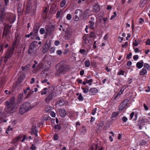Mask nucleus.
<instances>
[{
    "label": "nucleus",
    "instance_id": "nucleus-3",
    "mask_svg": "<svg viewBox=\"0 0 150 150\" xmlns=\"http://www.w3.org/2000/svg\"><path fill=\"white\" fill-rule=\"evenodd\" d=\"M34 106L28 102H26L24 103L21 106L19 113L21 115L23 114L24 113L29 111L33 108Z\"/></svg>",
    "mask_w": 150,
    "mask_h": 150
},
{
    "label": "nucleus",
    "instance_id": "nucleus-23",
    "mask_svg": "<svg viewBox=\"0 0 150 150\" xmlns=\"http://www.w3.org/2000/svg\"><path fill=\"white\" fill-rule=\"evenodd\" d=\"M90 10L88 9H86L84 11L83 14V17L85 18L87 17L89 15Z\"/></svg>",
    "mask_w": 150,
    "mask_h": 150
},
{
    "label": "nucleus",
    "instance_id": "nucleus-36",
    "mask_svg": "<svg viewBox=\"0 0 150 150\" xmlns=\"http://www.w3.org/2000/svg\"><path fill=\"white\" fill-rule=\"evenodd\" d=\"M66 3V0H62L60 3V6L61 7H64Z\"/></svg>",
    "mask_w": 150,
    "mask_h": 150
},
{
    "label": "nucleus",
    "instance_id": "nucleus-10",
    "mask_svg": "<svg viewBox=\"0 0 150 150\" xmlns=\"http://www.w3.org/2000/svg\"><path fill=\"white\" fill-rule=\"evenodd\" d=\"M55 26L54 25H47L45 27V29L48 33L50 35H51L53 33L54 29Z\"/></svg>",
    "mask_w": 150,
    "mask_h": 150
},
{
    "label": "nucleus",
    "instance_id": "nucleus-6",
    "mask_svg": "<svg viewBox=\"0 0 150 150\" xmlns=\"http://www.w3.org/2000/svg\"><path fill=\"white\" fill-rule=\"evenodd\" d=\"M5 104L6 107L5 108V111L8 113L13 112L14 110L15 106L10 105L8 101H6Z\"/></svg>",
    "mask_w": 150,
    "mask_h": 150
},
{
    "label": "nucleus",
    "instance_id": "nucleus-61",
    "mask_svg": "<svg viewBox=\"0 0 150 150\" xmlns=\"http://www.w3.org/2000/svg\"><path fill=\"white\" fill-rule=\"evenodd\" d=\"M55 48L53 47H51L49 50L50 53H54L55 51Z\"/></svg>",
    "mask_w": 150,
    "mask_h": 150
},
{
    "label": "nucleus",
    "instance_id": "nucleus-62",
    "mask_svg": "<svg viewBox=\"0 0 150 150\" xmlns=\"http://www.w3.org/2000/svg\"><path fill=\"white\" fill-rule=\"evenodd\" d=\"M93 80L92 79H89L88 82H87V83L89 84V85L91 86L92 85V83L93 82Z\"/></svg>",
    "mask_w": 150,
    "mask_h": 150
},
{
    "label": "nucleus",
    "instance_id": "nucleus-45",
    "mask_svg": "<svg viewBox=\"0 0 150 150\" xmlns=\"http://www.w3.org/2000/svg\"><path fill=\"white\" fill-rule=\"evenodd\" d=\"M34 64L32 66V67L33 69H34L35 68L37 67V66H38H38L39 64L37 65H36V64H38V62L35 60L34 61Z\"/></svg>",
    "mask_w": 150,
    "mask_h": 150
},
{
    "label": "nucleus",
    "instance_id": "nucleus-56",
    "mask_svg": "<svg viewBox=\"0 0 150 150\" xmlns=\"http://www.w3.org/2000/svg\"><path fill=\"white\" fill-rule=\"evenodd\" d=\"M132 53L131 52H129V54H127V56L126 58L130 59L132 57Z\"/></svg>",
    "mask_w": 150,
    "mask_h": 150
},
{
    "label": "nucleus",
    "instance_id": "nucleus-51",
    "mask_svg": "<svg viewBox=\"0 0 150 150\" xmlns=\"http://www.w3.org/2000/svg\"><path fill=\"white\" fill-rule=\"evenodd\" d=\"M58 136L57 134L56 133L54 134L53 137L54 140H58Z\"/></svg>",
    "mask_w": 150,
    "mask_h": 150
},
{
    "label": "nucleus",
    "instance_id": "nucleus-29",
    "mask_svg": "<svg viewBox=\"0 0 150 150\" xmlns=\"http://www.w3.org/2000/svg\"><path fill=\"white\" fill-rule=\"evenodd\" d=\"M147 71L145 68H143L140 71L139 74L141 75H144L146 74Z\"/></svg>",
    "mask_w": 150,
    "mask_h": 150
},
{
    "label": "nucleus",
    "instance_id": "nucleus-38",
    "mask_svg": "<svg viewBox=\"0 0 150 150\" xmlns=\"http://www.w3.org/2000/svg\"><path fill=\"white\" fill-rule=\"evenodd\" d=\"M54 129H57L58 130H60L61 129L60 124L55 125L54 127Z\"/></svg>",
    "mask_w": 150,
    "mask_h": 150
},
{
    "label": "nucleus",
    "instance_id": "nucleus-19",
    "mask_svg": "<svg viewBox=\"0 0 150 150\" xmlns=\"http://www.w3.org/2000/svg\"><path fill=\"white\" fill-rule=\"evenodd\" d=\"M65 103L64 100L63 98H62L57 100L56 101V105H58L59 106H61L64 105Z\"/></svg>",
    "mask_w": 150,
    "mask_h": 150
},
{
    "label": "nucleus",
    "instance_id": "nucleus-9",
    "mask_svg": "<svg viewBox=\"0 0 150 150\" xmlns=\"http://www.w3.org/2000/svg\"><path fill=\"white\" fill-rule=\"evenodd\" d=\"M38 127L36 125L33 124L31 129L30 134L31 135H34L36 137H37L38 136Z\"/></svg>",
    "mask_w": 150,
    "mask_h": 150
},
{
    "label": "nucleus",
    "instance_id": "nucleus-33",
    "mask_svg": "<svg viewBox=\"0 0 150 150\" xmlns=\"http://www.w3.org/2000/svg\"><path fill=\"white\" fill-rule=\"evenodd\" d=\"M139 44V41L138 40L135 39L133 42V46L135 47L137 46Z\"/></svg>",
    "mask_w": 150,
    "mask_h": 150
},
{
    "label": "nucleus",
    "instance_id": "nucleus-46",
    "mask_svg": "<svg viewBox=\"0 0 150 150\" xmlns=\"http://www.w3.org/2000/svg\"><path fill=\"white\" fill-rule=\"evenodd\" d=\"M113 14H114L113 15H112L111 16L110 18V20H113L117 16V13H116V11H114L113 12Z\"/></svg>",
    "mask_w": 150,
    "mask_h": 150
},
{
    "label": "nucleus",
    "instance_id": "nucleus-50",
    "mask_svg": "<svg viewBox=\"0 0 150 150\" xmlns=\"http://www.w3.org/2000/svg\"><path fill=\"white\" fill-rule=\"evenodd\" d=\"M13 130V128L11 127L10 126H9L8 128L6 129V132L7 134H8V132H9L10 130L12 131Z\"/></svg>",
    "mask_w": 150,
    "mask_h": 150
},
{
    "label": "nucleus",
    "instance_id": "nucleus-47",
    "mask_svg": "<svg viewBox=\"0 0 150 150\" xmlns=\"http://www.w3.org/2000/svg\"><path fill=\"white\" fill-rule=\"evenodd\" d=\"M125 71L122 70H121L120 71H119L117 73V74L119 75H123L124 74Z\"/></svg>",
    "mask_w": 150,
    "mask_h": 150
},
{
    "label": "nucleus",
    "instance_id": "nucleus-25",
    "mask_svg": "<svg viewBox=\"0 0 150 150\" xmlns=\"http://www.w3.org/2000/svg\"><path fill=\"white\" fill-rule=\"evenodd\" d=\"M60 116L62 117H64L66 114V112L64 109H61L59 111Z\"/></svg>",
    "mask_w": 150,
    "mask_h": 150
},
{
    "label": "nucleus",
    "instance_id": "nucleus-30",
    "mask_svg": "<svg viewBox=\"0 0 150 150\" xmlns=\"http://www.w3.org/2000/svg\"><path fill=\"white\" fill-rule=\"evenodd\" d=\"M75 13L80 17L82 14V11L81 10L78 9L76 11Z\"/></svg>",
    "mask_w": 150,
    "mask_h": 150
},
{
    "label": "nucleus",
    "instance_id": "nucleus-41",
    "mask_svg": "<svg viewBox=\"0 0 150 150\" xmlns=\"http://www.w3.org/2000/svg\"><path fill=\"white\" fill-rule=\"evenodd\" d=\"M86 131V129L84 126H82L81 129V133L83 134Z\"/></svg>",
    "mask_w": 150,
    "mask_h": 150
},
{
    "label": "nucleus",
    "instance_id": "nucleus-60",
    "mask_svg": "<svg viewBox=\"0 0 150 150\" xmlns=\"http://www.w3.org/2000/svg\"><path fill=\"white\" fill-rule=\"evenodd\" d=\"M4 50V47L3 45L2 44H0V52H2V53Z\"/></svg>",
    "mask_w": 150,
    "mask_h": 150
},
{
    "label": "nucleus",
    "instance_id": "nucleus-8",
    "mask_svg": "<svg viewBox=\"0 0 150 150\" xmlns=\"http://www.w3.org/2000/svg\"><path fill=\"white\" fill-rule=\"evenodd\" d=\"M128 103V100L127 99H125L122 102L120 105L119 107V110L121 111L123 110Z\"/></svg>",
    "mask_w": 150,
    "mask_h": 150
},
{
    "label": "nucleus",
    "instance_id": "nucleus-18",
    "mask_svg": "<svg viewBox=\"0 0 150 150\" xmlns=\"http://www.w3.org/2000/svg\"><path fill=\"white\" fill-rule=\"evenodd\" d=\"M6 101H8L10 105L15 106L16 103L15 97L13 96L9 100Z\"/></svg>",
    "mask_w": 150,
    "mask_h": 150
},
{
    "label": "nucleus",
    "instance_id": "nucleus-22",
    "mask_svg": "<svg viewBox=\"0 0 150 150\" xmlns=\"http://www.w3.org/2000/svg\"><path fill=\"white\" fill-rule=\"evenodd\" d=\"M31 67V65L30 64H27L25 66L21 67L22 71H27Z\"/></svg>",
    "mask_w": 150,
    "mask_h": 150
},
{
    "label": "nucleus",
    "instance_id": "nucleus-24",
    "mask_svg": "<svg viewBox=\"0 0 150 150\" xmlns=\"http://www.w3.org/2000/svg\"><path fill=\"white\" fill-rule=\"evenodd\" d=\"M38 45V42L34 41H33L30 44L29 47L35 49L37 47Z\"/></svg>",
    "mask_w": 150,
    "mask_h": 150
},
{
    "label": "nucleus",
    "instance_id": "nucleus-14",
    "mask_svg": "<svg viewBox=\"0 0 150 150\" xmlns=\"http://www.w3.org/2000/svg\"><path fill=\"white\" fill-rule=\"evenodd\" d=\"M89 94L90 96L95 95L98 92V90L96 88H90L89 91Z\"/></svg>",
    "mask_w": 150,
    "mask_h": 150
},
{
    "label": "nucleus",
    "instance_id": "nucleus-55",
    "mask_svg": "<svg viewBox=\"0 0 150 150\" xmlns=\"http://www.w3.org/2000/svg\"><path fill=\"white\" fill-rule=\"evenodd\" d=\"M128 42H126L125 44L122 45V48L127 47L128 46Z\"/></svg>",
    "mask_w": 150,
    "mask_h": 150
},
{
    "label": "nucleus",
    "instance_id": "nucleus-39",
    "mask_svg": "<svg viewBox=\"0 0 150 150\" xmlns=\"http://www.w3.org/2000/svg\"><path fill=\"white\" fill-rule=\"evenodd\" d=\"M143 66L144 67L146 68L148 70L150 69V65L147 63L144 64Z\"/></svg>",
    "mask_w": 150,
    "mask_h": 150
},
{
    "label": "nucleus",
    "instance_id": "nucleus-7",
    "mask_svg": "<svg viewBox=\"0 0 150 150\" xmlns=\"http://www.w3.org/2000/svg\"><path fill=\"white\" fill-rule=\"evenodd\" d=\"M90 39L88 34H84L82 37V44L84 46L88 45L90 42Z\"/></svg>",
    "mask_w": 150,
    "mask_h": 150
},
{
    "label": "nucleus",
    "instance_id": "nucleus-40",
    "mask_svg": "<svg viewBox=\"0 0 150 150\" xmlns=\"http://www.w3.org/2000/svg\"><path fill=\"white\" fill-rule=\"evenodd\" d=\"M3 10L1 9V6L0 5V16L1 18L3 19Z\"/></svg>",
    "mask_w": 150,
    "mask_h": 150
},
{
    "label": "nucleus",
    "instance_id": "nucleus-32",
    "mask_svg": "<svg viewBox=\"0 0 150 150\" xmlns=\"http://www.w3.org/2000/svg\"><path fill=\"white\" fill-rule=\"evenodd\" d=\"M104 123L103 121H101L97 125V128L98 129H100L104 125Z\"/></svg>",
    "mask_w": 150,
    "mask_h": 150
},
{
    "label": "nucleus",
    "instance_id": "nucleus-35",
    "mask_svg": "<svg viewBox=\"0 0 150 150\" xmlns=\"http://www.w3.org/2000/svg\"><path fill=\"white\" fill-rule=\"evenodd\" d=\"M139 145L142 146L145 145L147 143V142L144 140H142L139 141Z\"/></svg>",
    "mask_w": 150,
    "mask_h": 150
},
{
    "label": "nucleus",
    "instance_id": "nucleus-11",
    "mask_svg": "<svg viewBox=\"0 0 150 150\" xmlns=\"http://www.w3.org/2000/svg\"><path fill=\"white\" fill-rule=\"evenodd\" d=\"M35 11V9L32 10V7L31 4H28L27 6L26 10L25 11L26 14H28L30 13H34Z\"/></svg>",
    "mask_w": 150,
    "mask_h": 150
},
{
    "label": "nucleus",
    "instance_id": "nucleus-16",
    "mask_svg": "<svg viewBox=\"0 0 150 150\" xmlns=\"http://www.w3.org/2000/svg\"><path fill=\"white\" fill-rule=\"evenodd\" d=\"M50 88H44L40 91L41 94L42 95H45L47 93H48L49 91H50L52 89H50Z\"/></svg>",
    "mask_w": 150,
    "mask_h": 150
},
{
    "label": "nucleus",
    "instance_id": "nucleus-15",
    "mask_svg": "<svg viewBox=\"0 0 150 150\" xmlns=\"http://www.w3.org/2000/svg\"><path fill=\"white\" fill-rule=\"evenodd\" d=\"M93 11L94 13L99 12L100 10L99 5L98 4L96 3L94 4L93 6Z\"/></svg>",
    "mask_w": 150,
    "mask_h": 150
},
{
    "label": "nucleus",
    "instance_id": "nucleus-48",
    "mask_svg": "<svg viewBox=\"0 0 150 150\" xmlns=\"http://www.w3.org/2000/svg\"><path fill=\"white\" fill-rule=\"evenodd\" d=\"M30 148L31 150H35L36 149V147L35 146L34 144H32Z\"/></svg>",
    "mask_w": 150,
    "mask_h": 150
},
{
    "label": "nucleus",
    "instance_id": "nucleus-57",
    "mask_svg": "<svg viewBox=\"0 0 150 150\" xmlns=\"http://www.w3.org/2000/svg\"><path fill=\"white\" fill-rule=\"evenodd\" d=\"M50 116L53 117H54L56 116L55 113L53 111H51L50 112Z\"/></svg>",
    "mask_w": 150,
    "mask_h": 150
},
{
    "label": "nucleus",
    "instance_id": "nucleus-26",
    "mask_svg": "<svg viewBox=\"0 0 150 150\" xmlns=\"http://www.w3.org/2000/svg\"><path fill=\"white\" fill-rule=\"evenodd\" d=\"M76 95L77 96H79L77 97V98L79 101H83V98L81 93H76Z\"/></svg>",
    "mask_w": 150,
    "mask_h": 150
},
{
    "label": "nucleus",
    "instance_id": "nucleus-59",
    "mask_svg": "<svg viewBox=\"0 0 150 150\" xmlns=\"http://www.w3.org/2000/svg\"><path fill=\"white\" fill-rule=\"evenodd\" d=\"M122 120L124 122H126L128 120L127 118L125 116H124L122 118Z\"/></svg>",
    "mask_w": 150,
    "mask_h": 150
},
{
    "label": "nucleus",
    "instance_id": "nucleus-52",
    "mask_svg": "<svg viewBox=\"0 0 150 150\" xmlns=\"http://www.w3.org/2000/svg\"><path fill=\"white\" fill-rule=\"evenodd\" d=\"M45 32V30L43 28H41L40 30V34L42 35Z\"/></svg>",
    "mask_w": 150,
    "mask_h": 150
},
{
    "label": "nucleus",
    "instance_id": "nucleus-31",
    "mask_svg": "<svg viewBox=\"0 0 150 150\" xmlns=\"http://www.w3.org/2000/svg\"><path fill=\"white\" fill-rule=\"evenodd\" d=\"M89 36L90 38L95 39L97 38V36L96 35L95 33L93 31H91L90 33Z\"/></svg>",
    "mask_w": 150,
    "mask_h": 150
},
{
    "label": "nucleus",
    "instance_id": "nucleus-13",
    "mask_svg": "<svg viewBox=\"0 0 150 150\" xmlns=\"http://www.w3.org/2000/svg\"><path fill=\"white\" fill-rule=\"evenodd\" d=\"M88 23L89 24V26L91 28L94 29V26L95 25L94 18L93 17H91L90 20L89 21Z\"/></svg>",
    "mask_w": 150,
    "mask_h": 150
},
{
    "label": "nucleus",
    "instance_id": "nucleus-34",
    "mask_svg": "<svg viewBox=\"0 0 150 150\" xmlns=\"http://www.w3.org/2000/svg\"><path fill=\"white\" fill-rule=\"evenodd\" d=\"M98 145L92 144L91 146V150H97Z\"/></svg>",
    "mask_w": 150,
    "mask_h": 150
},
{
    "label": "nucleus",
    "instance_id": "nucleus-42",
    "mask_svg": "<svg viewBox=\"0 0 150 150\" xmlns=\"http://www.w3.org/2000/svg\"><path fill=\"white\" fill-rule=\"evenodd\" d=\"M52 109V106H47L46 108L45 111L47 112H49Z\"/></svg>",
    "mask_w": 150,
    "mask_h": 150
},
{
    "label": "nucleus",
    "instance_id": "nucleus-44",
    "mask_svg": "<svg viewBox=\"0 0 150 150\" xmlns=\"http://www.w3.org/2000/svg\"><path fill=\"white\" fill-rule=\"evenodd\" d=\"M30 33H32V35L30 36H31V39H33L37 35L38 33H35V32H31Z\"/></svg>",
    "mask_w": 150,
    "mask_h": 150
},
{
    "label": "nucleus",
    "instance_id": "nucleus-43",
    "mask_svg": "<svg viewBox=\"0 0 150 150\" xmlns=\"http://www.w3.org/2000/svg\"><path fill=\"white\" fill-rule=\"evenodd\" d=\"M33 91L31 90L27 94L26 98H29L33 93Z\"/></svg>",
    "mask_w": 150,
    "mask_h": 150
},
{
    "label": "nucleus",
    "instance_id": "nucleus-5",
    "mask_svg": "<svg viewBox=\"0 0 150 150\" xmlns=\"http://www.w3.org/2000/svg\"><path fill=\"white\" fill-rule=\"evenodd\" d=\"M56 96L55 93L53 91V90L52 89L49 91L48 93L47 94L46 97L45 98V101L47 103H49Z\"/></svg>",
    "mask_w": 150,
    "mask_h": 150
},
{
    "label": "nucleus",
    "instance_id": "nucleus-17",
    "mask_svg": "<svg viewBox=\"0 0 150 150\" xmlns=\"http://www.w3.org/2000/svg\"><path fill=\"white\" fill-rule=\"evenodd\" d=\"M50 47V43H47V42L45 43L43 47V53H45L47 52L49 50Z\"/></svg>",
    "mask_w": 150,
    "mask_h": 150
},
{
    "label": "nucleus",
    "instance_id": "nucleus-2",
    "mask_svg": "<svg viewBox=\"0 0 150 150\" xmlns=\"http://www.w3.org/2000/svg\"><path fill=\"white\" fill-rule=\"evenodd\" d=\"M16 45V40L13 41L12 47L8 48L6 51L4 59V62L6 63L8 59L10 58L12 56L14 51L15 46Z\"/></svg>",
    "mask_w": 150,
    "mask_h": 150
},
{
    "label": "nucleus",
    "instance_id": "nucleus-53",
    "mask_svg": "<svg viewBox=\"0 0 150 150\" xmlns=\"http://www.w3.org/2000/svg\"><path fill=\"white\" fill-rule=\"evenodd\" d=\"M71 15L69 13L67 14L66 16V18L68 20H70L71 19Z\"/></svg>",
    "mask_w": 150,
    "mask_h": 150
},
{
    "label": "nucleus",
    "instance_id": "nucleus-20",
    "mask_svg": "<svg viewBox=\"0 0 150 150\" xmlns=\"http://www.w3.org/2000/svg\"><path fill=\"white\" fill-rule=\"evenodd\" d=\"M29 54H30L31 56H33L34 55L36 54V51L34 50V49L29 47V50L28 51Z\"/></svg>",
    "mask_w": 150,
    "mask_h": 150
},
{
    "label": "nucleus",
    "instance_id": "nucleus-63",
    "mask_svg": "<svg viewBox=\"0 0 150 150\" xmlns=\"http://www.w3.org/2000/svg\"><path fill=\"white\" fill-rule=\"evenodd\" d=\"M97 110V108H95L93 109L92 111L91 114L92 115H94L96 113V112Z\"/></svg>",
    "mask_w": 150,
    "mask_h": 150
},
{
    "label": "nucleus",
    "instance_id": "nucleus-58",
    "mask_svg": "<svg viewBox=\"0 0 150 150\" xmlns=\"http://www.w3.org/2000/svg\"><path fill=\"white\" fill-rule=\"evenodd\" d=\"M118 115V113L116 112H114L113 113L112 115V117H116V116H117Z\"/></svg>",
    "mask_w": 150,
    "mask_h": 150
},
{
    "label": "nucleus",
    "instance_id": "nucleus-12",
    "mask_svg": "<svg viewBox=\"0 0 150 150\" xmlns=\"http://www.w3.org/2000/svg\"><path fill=\"white\" fill-rule=\"evenodd\" d=\"M40 27V24L39 23H36L35 24L34 27L33 28V31L35 33H38Z\"/></svg>",
    "mask_w": 150,
    "mask_h": 150
},
{
    "label": "nucleus",
    "instance_id": "nucleus-21",
    "mask_svg": "<svg viewBox=\"0 0 150 150\" xmlns=\"http://www.w3.org/2000/svg\"><path fill=\"white\" fill-rule=\"evenodd\" d=\"M143 64L144 61L142 60L137 63L136 66L138 69H140L143 67Z\"/></svg>",
    "mask_w": 150,
    "mask_h": 150
},
{
    "label": "nucleus",
    "instance_id": "nucleus-49",
    "mask_svg": "<svg viewBox=\"0 0 150 150\" xmlns=\"http://www.w3.org/2000/svg\"><path fill=\"white\" fill-rule=\"evenodd\" d=\"M61 13V12L59 11H57L56 15V18H58L60 16Z\"/></svg>",
    "mask_w": 150,
    "mask_h": 150
},
{
    "label": "nucleus",
    "instance_id": "nucleus-28",
    "mask_svg": "<svg viewBox=\"0 0 150 150\" xmlns=\"http://www.w3.org/2000/svg\"><path fill=\"white\" fill-rule=\"evenodd\" d=\"M89 87L88 86H86V87H81V89L83 90V92L85 94L87 93L89 91Z\"/></svg>",
    "mask_w": 150,
    "mask_h": 150
},
{
    "label": "nucleus",
    "instance_id": "nucleus-64",
    "mask_svg": "<svg viewBox=\"0 0 150 150\" xmlns=\"http://www.w3.org/2000/svg\"><path fill=\"white\" fill-rule=\"evenodd\" d=\"M139 58L138 55H135L133 57V59L135 60H137Z\"/></svg>",
    "mask_w": 150,
    "mask_h": 150
},
{
    "label": "nucleus",
    "instance_id": "nucleus-54",
    "mask_svg": "<svg viewBox=\"0 0 150 150\" xmlns=\"http://www.w3.org/2000/svg\"><path fill=\"white\" fill-rule=\"evenodd\" d=\"M28 139V136L26 135H24L23 137V139H22L21 141L22 142H23L26 139Z\"/></svg>",
    "mask_w": 150,
    "mask_h": 150
},
{
    "label": "nucleus",
    "instance_id": "nucleus-37",
    "mask_svg": "<svg viewBox=\"0 0 150 150\" xmlns=\"http://www.w3.org/2000/svg\"><path fill=\"white\" fill-rule=\"evenodd\" d=\"M84 64L86 67H89L90 65V61L89 60H86L84 62Z\"/></svg>",
    "mask_w": 150,
    "mask_h": 150
},
{
    "label": "nucleus",
    "instance_id": "nucleus-4",
    "mask_svg": "<svg viewBox=\"0 0 150 150\" xmlns=\"http://www.w3.org/2000/svg\"><path fill=\"white\" fill-rule=\"evenodd\" d=\"M11 25L9 24L7 25L4 27L3 33V37L5 36L6 38L9 37L11 33Z\"/></svg>",
    "mask_w": 150,
    "mask_h": 150
},
{
    "label": "nucleus",
    "instance_id": "nucleus-1",
    "mask_svg": "<svg viewBox=\"0 0 150 150\" xmlns=\"http://www.w3.org/2000/svg\"><path fill=\"white\" fill-rule=\"evenodd\" d=\"M59 65L57 72L55 74V75L57 76H59L61 74H64L66 72L68 71L70 68V66L67 64L64 60L60 61Z\"/></svg>",
    "mask_w": 150,
    "mask_h": 150
},
{
    "label": "nucleus",
    "instance_id": "nucleus-27",
    "mask_svg": "<svg viewBox=\"0 0 150 150\" xmlns=\"http://www.w3.org/2000/svg\"><path fill=\"white\" fill-rule=\"evenodd\" d=\"M21 137L18 136L16 138H14L12 141V143L13 144H16L19 141V140L21 139Z\"/></svg>",
    "mask_w": 150,
    "mask_h": 150
}]
</instances>
